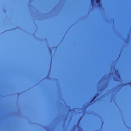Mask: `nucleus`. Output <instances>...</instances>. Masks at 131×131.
Masks as SVG:
<instances>
[{"instance_id":"obj_1","label":"nucleus","mask_w":131,"mask_h":131,"mask_svg":"<svg viewBox=\"0 0 131 131\" xmlns=\"http://www.w3.org/2000/svg\"><path fill=\"white\" fill-rule=\"evenodd\" d=\"M97 97H98V95H95L93 98L92 99V100L90 101V103H91L92 102H94V101H95V100L96 99V98H97Z\"/></svg>"},{"instance_id":"obj_2","label":"nucleus","mask_w":131,"mask_h":131,"mask_svg":"<svg viewBox=\"0 0 131 131\" xmlns=\"http://www.w3.org/2000/svg\"><path fill=\"white\" fill-rule=\"evenodd\" d=\"M91 4L92 6H94L95 5V0H91Z\"/></svg>"},{"instance_id":"obj_3","label":"nucleus","mask_w":131,"mask_h":131,"mask_svg":"<svg viewBox=\"0 0 131 131\" xmlns=\"http://www.w3.org/2000/svg\"><path fill=\"white\" fill-rule=\"evenodd\" d=\"M96 4H100L101 3V0H96Z\"/></svg>"},{"instance_id":"obj_4","label":"nucleus","mask_w":131,"mask_h":131,"mask_svg":"<svg viewBox=\"0 0 131 131\" xmlns=\"http://www.w3.org/2000/svg\"><path fill=\"white\" fill-rule=\"evenodd\" d=\"M128 84H131V82L128 83Z\"/></svg>"},{"instance_id":"obj_5","label":"nucleus","mask_w":131,"mask_h":131,"mask_svg":"<svg viewBox=\"0 0 131 131\" xmlns=\"http://www.w3.org/2000/svg\"><path fill=\"white\" fill-rule=\"evenodd\" d=\"M80 121V120H79L78 122Z\"/></svg>"}]
</instances>
